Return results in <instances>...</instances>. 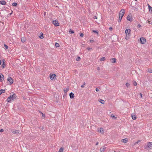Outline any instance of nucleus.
Here are the masks:
<instances>
[{
	"label": "nucleus",
	"instance_id": "f257e3e1",
	"mask_svg": "<svg viewBox=\"0 0 152 152\" xmlns=\"http://www.w3.org/2000/svg\"><path fill=\"white\" fill-rule=\"evenodd\" d=\"M15 98V95L14 94L12 96L9 97L7 99V101L8 102H10L11 100H14Z\"/></svg>",
	"mask_w": 152,
	"mask_h": 152
},
{
	"label": "nucleus",
	"instance_id": "f03ea898",
	"mask_svg": "<svg viewBox=\"0 0 152 152\" xmlns=\"http://www.w3.org/2000/svg\"><path fill=\"white\" fill-rule=\"evenodd\" d=\"M145 148L148 150H149L150 148L151 149L152 148V142H148L147 145L145 147Z\"/></svg>",
	"mask_w": 152,
	"mask_h": 152
},
{
	"label": "nucleus",
	"instance_id": "7ed1b4c3",
	"mask_svg": "<svg viewBox=\"0 0 152 152\" xmlns=\"http://www.w3.org/2000/svg\"><path fill=\"white\" fill-rule=\"evenodd\" d=\"M140 42L142 44H145L146 42V40L145 38L143 37H141L140 39Z\"/></svg>",
	"mask_w": 152,
	"mask_h": 152
},
{
	"label": "nucleus",
	"instance_id": "20e7f679",
	"mask_svg": "<svg viewBox=\"0 0 152 152\" xmlns=\"http://www.w3.org/2000/svg\"><path fill=\"white\" fill-rule=\"evenodd\" d=\"M52 23L55 26H58L59 25V23L58 22L57 20H53L52 21Z\"/></svg>",
	"mask_w": 152,
	"mask_h": 152
},
{
	"label": "nucleus",
	"instance_id": "39448f33",
	"mask_svg": "<svg viewBox=\"0 0 152 152\" xmlns=\"http://www.w3.org/2000/svg\"><path fill=\"white\" fill-rule=\"evenodd\" d=\"M98 131L101 134H103L104 130L103 128H98Z\"/></svg>",
	"mask_w": 152,
	"mask_h": 152
},
{
	"label": "nucleus",
	"instance_id": "423d86ee",
	"mask_svg": "<svg viewBox=\"0 0 152 152\" xmlns=\"http://www.w3.org/2000/svg\"><path fill=\"white\" fill-rule=\"evenodd\" d=\"M7 81L10 82V84H12L13 83V80L10 77H9L8 78Z\"/></svg>",
	"mask_w": 152,
	"mask_h": 152
},
{
	"label": "nucleus",
	"instance_id": "0eeeda50",
	"mask_svg": "<svg viewBox=\"0 0 152 152\" xmlns=\"http://www.w3.org/2000/svg\"><path fill=\"white\" fill-rule=\"evenodd\" d=\"M131 30L129 29H126L125 31V33L126 34V35H128V36H130V33Z\"/></svg>",
	"mask_w": 152,
	"mask_h": 152
},
{
	"label": "nucleus",
	"instance_id": "6e6552de",
	"mask_svg": "<svg viewBox=\"0 0 152 152\" xmlns=\"http://www.w3.org/2000/svg\"><path fill=\"white\" fill-rule=\"evenodd\" d=\"M123 16H124V15H123L119 14V18L118 19V22H120L121 21V19H122Z\"/></svg>",
	"mask_w": 152,
	"mask_h": 152
},
{
	"label": "nucleus",
	"instance_id": "1a4fd4ad",
	"mask_svg": "<svg viewBox=\"0 0 152 152\" xmlns=\"http://www.w3.org/2000/svg\"><path fill=\"white\" fill-rule=\"evenodd\" d=\"M4 75L1 73H0V81L1 82L4 80Z\"/></svg>",
	"mask_w": 152,
	"mask_h": 152
},
{
	"label": "nucleus",
	"instance_id": "9d476101",
	"mask_svg": "<svg viewBox=\"0 0 152 152\" xmlns=\"http://www.w3.org/2000/svg\"><path fill=\"white\" fill-rule=\"evenodd\" d=\"M127 19L129 21H132V19L131 16H130L129 15H128L127 16Z\"/></svg>",
	"mask_w": 152,
	"mask_h": 152
},
{
	"label": "nucleus",
	"instance_id": "9b49d317",
	"mask_svg": "<svg viewBox=\"0 0 152 152\" xmlns=\"http://www.w3.org/2000/svg\"><path fill=\"white\" fill-rule=\"evenodd\" d=\"M12 133L13 134H18L19 133H20V131L19 130H17L14 131L12 132Z\"/></svg>",
	"mask_w": 152,
	"mask_h": 152
},
{
	"label": "nucleus",
	"instance_id": "f8f14e48",
	"mask_svg": "<svg viewBox=\"0 0 152 152\" xmlns=\"http://www.w3.org/2000/svg\"><path fill=\"white\" fill-rule=\"evenodd\" d=\"M56 76V75L55 74H53L52 75H50V79L51 80H53L54 77Z\"/></svg>",
	"mask_w": 152,
	"mask_h": 152
},
{
	"label": "nucleus",
	"instance_id": "ddd939ff",
	"mask_svg": "<svg viewBox=\"0 0 152 152\" xmlns=\"http://www.w3.org/2000/svg\"><path fill=\"white\" fill-rule=\"evenodd\" d=\"M124 13H125V10L124 9H122L120 11L119 14L124 15Z\"/></svg>",
	"mask_w": 152,
	"mask_h": 152
},
{
	"label": "nucleus",
	"instance_id": "4468645a",
	"mask_svg": "<svg viewBox=\"0 0 152 152\" xmlns=\"http://www.w3.org/2000/svg\"><path fill=\"white\" fill-rule=\"evenodd\" d=\"M131 116L133 120H135L136 119V116L135 115L132 114H131Z\"/></svg>",
	"mask_w": 152,
	"mask_h": 152
},
{
	"label": "nucleus",
	"instance_id": "2eb2a0df",
	"mask_svg": "<svg viewBox=\"0 0 152 152\" xmlns=\"http://www.w3.org/2000/svg\"><path fill=\"white\" fill-rule=\"evenodd\" d=\"M69 96L72 99L74 97V94L73 93L71 92L69 94Z\"/></svg>",
	"mask_w": 152,
	"mask_h": 152
},
{
	"label": "nucleus",
	"instance_id": "dca6fc26",
	"mask_svg": "<svg viewBox=\"0 0 152 152\" xmlns=\"http://www.w3.org/2000/svg\"><path fill=\"white\" fill-rule=\"evenodd\" d=\"M98 101L102 104H104V101L100 99H98Z\"/></svg>",
	"mask_w": 152,
	"mask_h": 152
},
{
	"label": "nucleus",
	"instance_id": "f3484780",
	"mask_svg": "<svg viewBox=\"0 0 152 152\" xmlns=\"http://www.w3.org/2000/svg\"><path fill=\"white\" fill-rule=\"evenodd\" d=\"M6 2L4 1H0V4L4 5L6 4Z\"/></svg>",
	"mask_w": 152,
	"mask_h": 152
},
{
	"label": "nucleus",
	"instance_id": "a211bd4d",
	"mask_svg": "<svg viewBox=\"0 0 152 152\" xmlns=\"http://www.w3.org/2000/svg\"><path fill=\"white\" fill-rule=\"evenodd\" d=\"M111 61L113 63H115L116 61V59L115 58H113L111 59Z\"/></svg>",
	"mask_w": 152,
	"mask_h": 152
},
{
	"label": "nucleus",
	"instance_id": "6ab92c4d",
	"mask_svg": "<svg viewBox=\"0 0 152 152\" xmlns=\"http://www.w3.org/2000/svg\"><path fill=\"white\" fill-rule=\"evenodd\" d=\"M105 148H106L104 147H103L101 148L100 149V151L101 152H104V149H105Z\"/></svg>",
	"mask_w": 152,
	"mask_h": 152
},
{
	"label": "nucleus",
	"instance_id": "aec40b11",
	"mask_svg": "<svg viewBox=\"0 0 152 152\" xmlns=\"http://www.w3.org/2000/svg\"><path fill=\"white\" fill-rule=\"evenodd\" d=\"M122 142L124 143H126L128 141V139L127 138L123 139L122 140Z\"/></svg>",
	"mask_w": 152,
	"mask_h": 152
},
{
	"label": "nucleus",
	"instance_id": "412c9836",
	"mask_svg": "<svg viewBox=\"0 0 152 152\" xmlns=\"http://www.w3.org/2000/svg\"><path fill=\"white\" fill-rule=\"evenodd\" d=\"M69 90V88H68L64 89V91L65 93H66Z\"/></svg>",
	"mask_w": 152,
	"mask_h": 152
},
{
	"label": "nucleus",
	"instance_id": "4be33fe9",
	"mask_svg": "<svg viewBox=\"0 0 152 152\" xmlns=\"http://www.w3.org/2000/svg\"><path fill=\"white\" fill-rule=\"evenodd\" d=\"M5 90L4 89H1L0 90V95L2 94L5 92Z\"/></svg>",
	"mask_w": 152,
	"mask_h": 152
},
{
	"label": "nucleus",
	"instance_id": "5701e85b",
	"mask_svg": "<svg viewBox=\"0 0 152 152\" xmlns=\"http://www.w3.org/2000/svg\"><path fill=\"white\" fill-rule=\"evenodd\" d=\"M25 40V38L24 37H23L21 38V41L22 42H24Z\"/></svg>",
	"mask_w": 152,
	"mask_h": 152
},
{
	"label": "nucleus",
	"instance_id": "b1692460",
	"mask_svg": "<svg viewBox=\"0 0 152 152\" xmlns=\"http://www.w3.org/2000/svg\"><path fill=\"white\" fill-rule=\"evenodd\" d=\"M64 150V148L61 147L60 148L59 151L58 152H63Z\"/></svg>",
	"mask_w": 152,
	"mask_h": 152
},
{
	"label": "nucleus",
	"instance_id": "393cba45",
	"mask_svg": "<svg viewBox=\"0 0 152 152\" xmlns=\"http://www.w3.org/2000/svg\"><path fill=\"white\" fill-rule=\"evenodd\" d=\"M74 31L73 30H71V29H70L69 31V33L70 34L74 33Z\"/></svg>",
	"mask_w": 152,
	"mask_h": 152
},
{
	"label": "nucleus",
	"instance_id": "a878e982",
	"mask_svg": "<svg viewBox=\"0 0 152 152\" xmlns=\"http://www.w3.org/2000/svg\"><path fill=\"white\" fill-rule=\"evenodd\" d=\"M55 45L56 47H58L59 46V44L58 43H55Z\"/></svg>",
	"mask_w": 152,
	"mask_h": 152
},
{
	"label": "nucleus",
	"instance_id": "bb28decb",
	"mask_svg": "<svg viewBox=\"0 0 152 152\" xmlns=\"http://www.w3.org/2000/svg\"><path fill=\"white\" fill-rule=\"evenodd\" d=\"M133 85L134 86H136L137 85V83L136 81H134L133 82Z\"/></svg>",
	"mask_w": 152,
	"mask_h": 152
},
{
	"label": "nucleus",
	"instance_id": "cd10ccee",
	"mask_svg": "<svg viewBox=\"0 0 152 152\" xmlns=\"http://www.w3.org/2000/svg\"><path fill=\"white\" fill-rule=\"evenodd\" d=\"M39 38L41 39H42L44 37L43 36V34H42L39 37Z\"/></svg>",
	"mask_w": 152,
	"mask_h": 152
},
{
	"label": "nucleus",
	"instance_id": "c85d7f7f",
	"mask_svg": "<svg viewBox=\"0 0 152 152\" xmlns=\"http://www.w3.org/2000/svg\"><path fill=\"white\" fill-rule=\"evenodd\" d=\"M105 57H102L100 59V61H104L105 60Z\"/></svg>",
	"mask_w": 152,
	"mask_h": 152
},
{
	"label": "nucleus",
	"instance_id": "c756f323",
	"mask_svg": "<svg viewBox=\"0 0 152 152\" xmlns=\"http://www.w3.org/2000/svg\"><path fill=\"white\" fill-rule=\"evenodd\" d=\"M111 117L112 118H116L115 117V116L114 115L112 114V115H111Z\"/></svg>",
	"mask_w": 152,
	"mask_h": 152
},
{
	"label": "nucleus",
	"instance_id": "7c9ffc66",
	"mask_svg": "<svg viewBox=\"0 0 152 152\" xmlns=\"http://www.w3.org/2000/svg\"><path fill=\"white\" fill-rule=\"evenodd\" d=\"M149 11H150L152 12V7L151 6H149Z\"/></svg>",
	"mask_w": 152,
	"mask_h": 152
},
{
	"label": "nucleus",
	"instance_id": "2f4dec72",
	"mask_svg": "<svg viewBox=\"0 0 152 152\" xmlns=\"http://www.w3.org/2000/svg\"><path fill=\"white\" fill-rule=\"evenodd\" d=\"M17 5V4L16 3L14 2L12 4V5L14 6H16Z\"/></svg>",
	"mask_w": 152,
	"mask_h": 152
},
{
	"label": "nucleus",
	"instance_id": "473e14b6",
	"mask_svg": "<svg viewBox=\"0 0 152 152\" xmlns=\"http://www.w3.org/2000/svg\"><path fill=\"white\" fill-rule=\"evenodd\" d=\"M80 59V57H78L76 59V60L77 61H79Z\"/></svg>",
	"mask_w": 152,
	"mask_h": 152
},
{
	"label": "nucleus",
	"instance_id": "72a5a7b5",
	"mask_svg": "<svg viewBox=\"0 0 152 152\" xmlns=\"http://www.w3.org/2000/svg\"><path fill=\"white\" fill-rule=\"evenodd\" d=\"M126 86H127V87H128L130 85V84L129 83H126Z\"/></svg>",
	"mask_w": 152,
	"mask_h": 152
},
{
	"label": "nucleus",
	"instance_id": "f704fd0d",
	"mask_svg": "<svg viewBox=\"0 0 152 152\" xmlns=\"http://www.w3.org/2000/svg\"><path fill=\"white\" fill-rule=\"evenodd\" d=\"M86 84V83L85 82H84V83H83V85H82L81 86V87L82 88H83L84 86V85H85Z\"/></svg>",
	"mask_w": 152,
	"mask_h": 152
},
{
	"label": "nucleus",
	"instance_id": "c9c22d12",
	"mask_svg": "<svg viewBox=\"0 0 152 152\" xmlns=\"http://www.w3.org/2000/svg\"><path fill=\"white\" fill-rule=\"evenodd\" d=\"M129 36H128V35H126V39H128L129 38Z\"/></svg>",
	"mask_w": 152,
	"mask_h": 152
},
{
	"label": "nucleus",
	"instance_id": "e433bc0d",
	"mask_svg": "<svg viewBox=\"0 0 152 152\" xmlns=\"http://www.w3.org/2000/svg\"><path fill=\"white\" fill-rule=\"evenodd\" d=\"M4 65L5 64H4V62L2 65V68H4Z\"/></svg>",
	"mask_w": 152,
	"mask_h": 152
},
{
	"label": "nucleus",
	"instance_id": "4c0bfd02",
	"mask_svg": "<svg viewBox=\"0 0 152 152\" xmlns=\"http://www.w3.org/2000/svg\"><path fill=\"white\" fill-rule=\"evenodd\" d=\"M42 114V116L43 117H45V114H44L43 113H41Z\"/></svg>",
	"mask_w": 152,
	"mask_h": 152
},
{
	"label": "nucleus",
	"instance_id": "58836bf2",
	"mask_svg": "<svg viewBox=\"0 0 152 152\" xmlns=\"http://www.w3.org/2000/svg\"><path fill=\"white\" fill-rule=\"evenodd\" d=\"M4 46L6 49H7L8 48V47L5 44L4 45Z\"/></svg>",
	"mask_w": 152,
	"mask_h": 152
},
{
	"label": "nucleus",
	"instance_id": "ea45409f",
	"mask_svg": "<svg viewBox=\"0 0 152 152\" xmlns=\"http://www.w3.org/2000/svg\"><path fill=\"white\" fill-rule=\"evenodd\" d=\"M90 42L91 43H93L94 42V40H90Z\"/></svg>",
	"mask_w": 152,
	"mask_h": 152
},
{
	"label": "nucleus",
	"instance_id": "a19ab883",
	"mask_svg": "<svg viewBox=\"0 0 152 152\" xmlns=\"http://www.w3.org/2000/svg\"><path fill=\"white\" fill-rule=\"evenodd\" d=\"M148 71L149 72L152 73V69H149L148 70Z\"/></svg>",
	"mask_w": 152,
	"mask_h": 152
},
{
	"label": "nucleus",
	"instance_id": "79ce46f5",
	"mask_svg": "<svg viewBox=\"0 0 152 152\" xmlns=\"http://www.w3.org/2000/svg\"><path fill=\"white\" fill-rule=\"evenodd\" d=\"M83 35H83V34L82 33H81L80 34V36L81 37H83Z\"/></svg>",
	"mask_w": 152,
	"mask_h": 152
},
{
	"label": "nucleus",
	"instance_id": "37998d69",
	"mask_svg": "<svg viewBox=\"0 0 152 152\" xmlns=\"http://www.w3.org/2000/svg\"><path fill=\"white\" fill-rule=\"evenodd\" d=\"M93 32H94L95 33H98V31H96V30H93Z\"/></svg>",
	"mask_w": 152,
	"mask_h": 152
},
{
	"label": "nucleus",
	"instance_id": "c03bdc74",
	"mask_svg": "<svg viewBox=\"0 0 152 152\" xmlns=\"http://www.w3.org/2000/svg\"><path fill=\"white\" fill-rule=\"evenodd\" d=\"M4 131V130L3 129H1L0 130V132H3Z\"/></svg>",
	"mask_w": 152,
	"mask_h": 152
},
{
	"label": "nucleus",
	"instance_id": "a18cd8bd",
	"mask_svg": "<svg viewBox=\"0 0 152 152\" xmlns=\"http://www.w3.org/2000/svg\"><path fill=\"white\" fill-rule=\"evenodd\" d=\"M87 49H88L89 50H90L92 49V48H87Z\"/></svg>",
	"mask_w": 152,
	"mask_h": 152
},
{
	"label": "nucleus",
	"instance_id": "49530a36",
	"mask_svg": "<svg viewBox=\"0 0 152 152\" xmlns=\"http://www.w3.org/2000/svg\"><path fill=\"white\" fill-rule=\"evenodd\" d=\"M140 97L141 98H142V94L141 93H140Z\"/></svg>",
	"mask_w": 152,
	"mask_h": 152
},
{
	"label": "nucleus",
	"instance_id": "de8ad7c7",
	"mask_svg": "<svg viewBox=\"0 0 152 152\" xmlns=\"http://www.w3.org/2000/svg\"><path fill=\"white\" fill-rule=\"evenodd\" d=\"M96 91H97V92H98V91H99V90L98 88H96Z\"/></svg>",
	"mask_w": 152,
	"mask_h": 152
},
{
	"label": "nucleus",
	"instance_id": "09e8293b",
	"mask_svg": "<svg viewBox=\"0 0 152 152\" xmlns=\"http://www.w3.org/2000/svg\"><path fill=\"white\" fill-rule=\"evenodd\" d=\"M137 26L139 28H140L141 27V26L140 24H138Z\"/></svg>",
	"mask_w": 152,
	"mask_h": 152
},
{
	"label": "nucleus",
	"instance_id": "8fccbe9b",
	"mask_svg": "<svg viewBox=\"0 0 152 152\" xmlns=\"http://www.w3.org/2000/svg\"><path fill=\"white\" fill-rule=\"evenodd\" d=\"M148 23H151V25H152V21L151 22V23H150V21H148Z\"/></svg>",
	"mask_w": 152,
	"mask_h": 152
},
{
	"label": "nucleus",
	"instance_id": "3c124183",
	"mask_svg": "<svg viewBox=\"0 0 152 152\" xmlns=\"http://www.w3.org/2000/svg\"><path fill=\"white\" fill-rule=\"evenodd\" d=\"M100 68L99 67H98L97 68V69L98 70H100Z\"/></svg>",
	"mask_w": 152,
	"mask_h": 152
},
{
	"label": "nucleus",
	"instance_id": "603ef678",
	"mask_svg": "<svg viewBox=\"0 0 152 152\" xmlns=\"http://www.w3.org/2000/svg\"><path fill=\"white\" fill-rule=\"evenodd\" d=\"M140 141H139V140L138 141H137V142H136L135 143H136H136H138L139 142H140Z\"/></svg>",
	"mask_w": 152,
	"mask_h": 152
},
{
	"label": "nucleus",
	"instance_id": "864d4df0",
	"mask_svg": "<svg viewBox=\"0 0 152 152\" xmlns=\"http://www.w3.org/2000/svg\"><path fill=\"white\" fill-rule=\"evenodd\" d=\"M112 29V27H110V28H109V29H110V30H111Z\"/></svg>",
	"mask_w": 152,
	"mask_h": 152
},
{
	"label": "nucleus",
	"instance_id": "5fc2aeb1",
	"mask_svg": "<svg viewBox=\"0 0 152 152\" xmlns=\"http://www.w3.org/2000/svg\"><path fill=\"white\" fill-rule=\"evenodd\" d=\"M94 18H95V19H97V17H96V16H95L94 17Z\"/></svg>",
	"mask_w": 152,
	"mask_h": 152
},
{
	"label": "nucleus",
	"instance_id": "6e6d98bb",
	"mask_svg": "<svg viewBox=\"0 0 152 152\" xmlns=\"http://www.w3.org/2000/svg\"><path fill=\"white\" fill-rule=\"evenodd\" d=\"M99 142H97L96 143V145H97L98 144Z\"/></svg>",
	"mask_w": 152,
	"mask_h": 152
},
{
	"label": "nucleus",
	"instance_id": "4d7b16f0",
	"mask_svg": "<svg viewBox=\"0 0 152 152\" xmlns=\"http://www.w3.org/2000/svg\"><path fill=\"white\" fill-rule=\"evenodd\" d=\"M1 61L0 60V65H1Z\"/></svg>",
	"mask_w": 152,
	"mask_h": 152
},
{
	"label": "nucleus",
	"instance_id": "13d9d810",
	"mask_svg": "<svg viewBox=\"0 0 152 152\" xmlns=\"http://www.w3.org/2000/svg\"><path fill=\"white\" fill-rule=\"evenodd\" d=\"M148 7L149 8V6H150L149 5V4H148Z\"/></svg>",
	"mask_w": 152,
	"mask_h": 152
},
{
	"label": "nucleus",
	"instance_id": "bf43d9fd",
	"mask_svg": "<svg viewBox=\"0 0 152 152\" xmlns=\"http://www.w3.org/2000/svg\"><path fill=\"white\" fill-rule=\"evenodd\" d=\"M148 7L149 8V6H150L149 5V4H148Z\"/></svg>",
	"mask_w": 152,
	"mask_h": 152
}]
</instances>
